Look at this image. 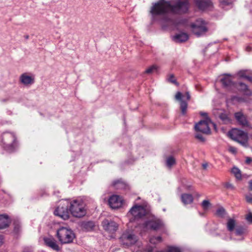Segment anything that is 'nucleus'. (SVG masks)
<instances>
[{
  "mask_svg": "<svg viewBox=\"0 0 252 252\" xmlns=\"http://www.w3.org/2000/svg\"><path fill=\"white\" fill-rule=\"evenodd\" d=\"M189 6L188 0H160L151 8L152 19L159 22L162 27L171 25L174 22V15L187 12Z\"/></svg>",
  "mask_w": 252,
  "mask_h": 252,
  "instance_id": "f257e3e1",
  "label": "nucleus"
},
{
  "mask_svg": "<svg viewBox=\"0 0 252 252\" xmlns=\"http://www.w3.org/2000/svg\"><path fill=\"white\" fill-rule=\"evenodd\" d=\"M69 209L71 214L76 218H81L86 214V205L80 199H74L69 202Z\"/></svg>",
  "mask_w": 252,
  "mask_h": 252,
  "instance_id": "f03ea898",
  "label": "nucleus"
},
{
  "mask_svg": "<svg viewBox=\"0 0 252 252\" xmlns=\"http://www.w3.org/2000/svg\"><path fill=\"white\" fill-rule=\"evenodd\" d=\"M229 136L244 147L248 146V136L246 132L237 128L232 129L228 132Z\"/></svg>",
  "mask_w": 252,
  "mask_h": 252,
  "instance_id": "7ed1b4c3",
  "label": "nucleus"
},
{
  "mask_svg": "<svg viewBox=\"0 0 252 252\" xmlns=\"http://www.w3.org/2000/svg\"><path fill=\"white\" fill-rule=\"evenodd\" d=\"M229 136L244 147L248 146V136L246 132L237 128L232 129L228 132Z\"/></svg>",
  "mask_w": 252,
  "mask_h": 252,
  "instance_id": "20e7f679",
  "label": "nucleus"
},
{
  "mask_svg": "<svg viewBox=\"0 0 252 252\" xmlns=\"http://www.w3.org/2000/svg\"><path fill=\"white\" fill-rule=\"evenodd\" d=\"M57 237L62 244L70 243L74 238L73 232L65 227H61L57 231Z\"/></svg>",
  "mask_w": 252,
  "mask_h": 252,
  "instance_id": "39448f33",
  "label": "nucleus"
},
{
  "mask_svg": "<svg viewBox=\"0 0 252 252\" xmlns=\"http://www.w3.org/2000/svg\"><path fill=\"white\" fill-rule=\"evenodd\" d=\"M121 244L125 247L134 245L138 241L137 236L131 231H126L120 238Z\"/></svg>",
  "mask_w": 252,
  "mask_h": 252,
  "instance_id": "423d86ee",
  "label": "nucleus"
},
{
  "mask_svg": "<svg viewBox=\"0 0 252 252\" xmlns=\"http://www.w3.org/2000/svg\"><path fill=\"white\" fill-rule=\"evenodd\" d=\"M228 78L252 79V71L250 69L241 70L234 74L224 73L219 76V79H227Z\"/></svg>",
  "mask_w": 252,
  "mask_h": 252,
  "instance_id": "0eeeda50",
  "label": "nucleus"
},
{
  "mask_svg": "<svg viewBox=\"0 0 252 252\" xmlns=\"http://www.w3.org/2000/svg\"><path fill=\"white\" fill-rule=\"evenodd\" d=\"M191 27L193 33L198 37L205 34L207 31L205 22L202 19L196 20L195 23L191 24Z\"/></svg>",
  "mask_w": 252,
  "mask_h": 252,
  "instance_id": "6e6552de",
  "label": "nucleus"
},
{
  "mask_svg": "<svg viewBox=\"0 0 252 252\" xmlns=\"http://www.w3.org/2000/svg\"><path fill=\"white\" fill-rule=\"evenodd\" d=\"M212 125L214 128H216V125L212 123L209 118H206L204 121H200L198 123L196 124L194 126L195 130L196 131H199L203 133L209 134L210 133V125Z\"/></svg>",
  "mask_w": 252,
  "mask_h": 252,
  "instance_id": "1a4fd4ad",
  "label": "nucleus"
},
{
  "mask_svg": "<svg viewBox=\"0 0 252 252\" xmlns=\"http://www.w3.org/2000/svg\"><path fill=\"white\" fill-rule=\"evenodd\" d=\"M69 205L65 203H61L54 211V214L66 220L69 218V212L68 210Z\"/></svg>",
  "mask_w": 252,
  "mask_h": 252,
  "instance_id": "9d476101",
  "label": "nucleus"
},
{
  "mask_svg": "<svg viewBox=\"0 0 252 252\" xmlns=\"http://www.w3.org/2000/svg\"><path fill=\"white\" fill-rule=\"evenodd\" d=\"M147 214L146 209L142 206L135 205L129 211L128 215H131L135 219L141 218Z\"/></svg>",
  "mask_w": 252,
  "mask_h": 252,
  "instance_id": "9b49d317",
  "label": "nucleus"
},
{
  "mask_svg": "<svg viewBox=\"0 0 252 252\" xmlns=\"http://www.w3.org/2000/svg\"><path fill=\"white\" fill-rule=\"evenodd\" d=\"M15 136L12 133H5L2 135V140L5 148L7 150H12L15 141Z\"/></svg>",
  "mask_w": 252,
  "mask_h": 252,
  "instance_id": "f8f14e48",
  "label": "nucleus"
},
{
  "mask_svg": "<svg viewBox=\"0 0 252 252\" xmlns=\"http://www.w3.org/2000/svg\"><path fill=\"white\" fill-rule=\"evenodd\" d=\"M124 204L123 198L118 195L111 196L108 200V204L112 209H118L121 207Z\"/></svg>",
  "mask_w": 252,
  "mask_h": 252,
  "instance_id": "ddd939ff",
  "label": "nucleus"
},
{
  "mask_svg": "<svg viewBox=\"0 0 252 252\" xmlns=\"http://www.w3.org/2000/svg\"><path fill=\"white\" fill-rule=\"evenodd\" d=\"M162 225L161 220L158 219L152 218L144 223V227L146 229L157 230Z\"/></svg>",
  "mask_w": 252,
  "mask_h": 252,
  "instance_id": "4468645a",
  "label": "nucleus"
},
{
  "mask_svg": "<svg viewBox=\"0 0 252 252\" xmlns=\"http://www.w3.org/2000/svg\"><path fill=\"white\" fill-rule=\"evenodd\" d=\"M103 228L109 233H114L118 229V225L114 221H109L107 220H104L102 222Z\"/></svg>",
  "mask_w": 252,
  "mask_h": 252,
  "instance_id": "2eb2a0df",
  "label": "nucleus"
},
{
  "mask_svg": "<svg viewBox=\"0 0 252 252\" xmlns=\"http://www.w3.org/2000/svg\"><path fill=\"white\" fill-rule=\"evenodd\" d=\"M183 97L184 96L182 95V93L179 92H177L175 95L176 99L180 102V107L182 113L185 115L187 112V103L183 99Z\"/></svg>",
  "mask_w": 252,
  "mask_h": 252,
  "instance_id": "dca6fc26",
  "label": "nucleus"
},
{
  "mask_svg": "<svg viewBox=\"0 0 252 252\" xmlns=\"http://www.w3.org/2000/svg\"><path fill=\"white\" fill-rule=\"evenodd\" d=\"M196 6L200 10H205L210 7L212 2L210 0H195Z\"/></svg>",
  "mask_w": 252,
  "mask_h": 252,
  "instance_id": "f3484780",
  "label": "nucleus"
},
{
  "mask_svg": "<svg viewBox=\"0 0 252 252\" xmlns=\"http://www.w3.org/2000/svg\"><path fill=\"white\" fill-rule=\"evenodd\" d=\"M235 118L240 125L242 126H248V122L245 116L241 112L235 113Z\"/></svg>",
  "mask_w": 252,
  "mask_h": 252,
  "instance_id": "a211bd4d",
  "label": "nucleus"
},
{
  "mask_svg": "<svg viewBox=\"0 0 252 252\" xmlns=\"http://www.w3.org/2000/svg\"><path fill=\"white\" fill-rule=\"evenodd\" d=\"M45 244L48 247L52 248L55 251H59L60 250L59 246L57 245L56 241L51 237L45 238L44 239Z\"/></svg>",
  "mask_w": 252,
  "mask_h": 252,
  "instance_id": "6ab92c4d",
  "label": "nucleus"
},
{
  "mask_svg": "<svg viewBox=\"0 0 252 252\" xmlns=\"http://www.w3.org/2000/svg\"><path fill=\"white\" fill-rule=\"evenodd\" d=\"M10 223V220L6 215H0V229L7 227Z\"/></svg>",
  "mask_w": 252,
  "mask_h": 252,
  "instance_id": "aec40b11",
  "label": "nucleus"
},
{
  "mask_svg": "<svg viewBox=\"0 0 252 252\" xmlns=\"http://www.w3.org/2000/svg\"><path fill=\"white\" fill-rule=\"evenodd\" d=\"M189 38L188 35L186 33H180L176 34L173 37V39L176 42H183L187 41Z\"/></svg>",
  "mask_w": 252,
  "mask_h": 252,
  "instance_id": "412c9836",
  "label": "nucleus"
},
{
  "mask_svg": "<svg viewBox=\"0 0 252 252\" xmlns=\"http://www.w3.org/2000/svg\"><path fill=\"white\" fill-rule=\"evenodd\" d=\"M181 198L182 202L184 205L191 204L193 201V197L192 195L190 194H182Z\"/></svg>",
  "mask_w": 252,
  "mask_h": 252,
  "instance_id": "4be33fe9",
  "label": "nucleus"
},
{
  "mask_svg": "<svg viewBox=\"0 0 252 252\" xmlns=\"http://www.w3.org/2000/svg\"><path fill=\"white\" fill-rule=\"evenodd\" d=\"M159 69V67L156 64H153L147 68L143 73V74H152L154 73L157 72Z\"/></svg>",
  "mask_w": 252,
  "mask_h": 252,
  "instance_id": "5701e85b",
  "label": "nucleus"
},
{
  "mask_svg": "<svg viewBox=\"0 0 252 252\" xmlns=\"http://www.w3.org/2000/svg\"><path fill=\"white\" fill-rule=\"evenodd\" d=\"M236 225L235 221L233 219H229L227 223V227L230 231L233 230Z\"/></svg>",
  "mask_w": 252,
  "mask_h": 252,
  "instance_id": "b1692460",
  "label": "nucleus"
},
{
  "mask_svg": "<svg viewBox=\"0 0 252 252\" xmlns=\"http://www.w3.org/2000/svg\"><path fill=\"white\" fill-rule=\"evenodd\" d=\"M232 173L234 175L238 180L241 179V173L240 170L237 167H233L232 169Z\"/></svg>",
  "mask_w": 252,
  "mask_h": 252,
  "instance_id": "393cba45",
  "label": "nucleus"
},
{
  "mask_svg": "<svg viewBox=\"0 0 252 252\" xmlns=\"http://www.w3.org/2000/svg\"><path fill=\"white\" fill-rule=\"evenodd\" d=\"M220 118L224 124H228L230 122V119L228 115L225 113H221L220 115Z\"/></svg>",
  "mask_w": 252,
  "mask_h": 252,
  "instance_id": "a878e982",
  "label": "nucleus"
},
{
  "mask_svg": "<svg viewBox=\"0 0 252 252\" xmlns=\"http://www.w3.org/2000/svg\"><path fill=\"white\" fill-rule=\"evenodd\" d=\"M175 159L173 157H169L166 159V165L169 168H171L172 166L174 165L175 164Z\"/></svg>",
  "mask_w": 252,
  "mask_h": 252,
  "instance_id": "bb28decb",
  "label": "nucleus"
},
{
  "mask_svg": "<svg viewBox=\"0 0 252 252\" xmlns=\"http://www.w3.org/2000/svg\"><path fill=\"white\" fill-rule=\"evenodd\" d=\"M219 83L226 88L230 86L232 84L231 80H219Z\"/></svg>",
  "mask_w": 252,
  "mask_h": 252,
  "instance_id": "cd10ccee",
  "label": "nucleus"
},
{
  "mask_svg": "<svg viewBox=\"0 0 252 252\" xmlns=\"http://www.w3.org/2000/svg\"><path fill=\"white\" fill-rule=\"evenodd\" d=\"M162 241V238L160 236L153 237L150 239V242L151 244H155L160 243Z\"/></svg>",
  "mask_w": 252,
  "mask_h": 252,
  "instance_id": "c85d7f7f",
  "label": "nucleus"
},
{
  "mask_svg": "<svg viewBox=\"0 0 252 252\" xmlns=\"http://www.w3.org/2000/svg\"><path fill=\"white\" fill-rule=\"evenodd\" d=\"M35 76L31 73H23L19 79H33Z\"/></svg>",
  "mask_w": 252,
  "mask_h": 252,
  "instance_id": "c756f323",
  "label": "nucleus"
},
{
  "mask_svg": "<svg viewBox=\"0 0 252 252\" xmlns=\"http://www.w3.org/2000/svg\"><path fill=\"white\" fill-rule=\"evenodd\" d=\"M20 84L24 86H29L34 83V80H20Z\"/></svg>",
  "mask_w": 252,
  "mask_h": 252,
  "instance_id": "7c9ffc66",
  "label": "nucleus"
},
{
  "mask_svg": "<svg viewBox=\"0 0 252 252\" xmlns=\"http://www.w3.org/2000/svg\"><path fill=\"white\" fill-rule=\"evenodd\" d=\"M94 226V224L93 222L89 221L84 223L83 224V227L85 229H86L87 231H89L91 230Z\"/></svg>",
  "mask_w": 252,
  "mask_h": 252,
  "instance_id": "2f4dec72",
  "label": "nucleus"
},
{
  "mask_svg": "<svg viewBox=\"0 0 252 252\" xmlns=\"http://www.w3.org/2000/svg\"><path fill=\"white\" fill-rule=\"evenodd\" d=\"M245 229L242 226L238 227L235 230L236 235L238 236L242 235L245 233Z\"/></svg>",
  "mask_w": 252,
  "mask_h": 252,
  "instance_id": "473e14b6",
  "label": "nucleus"
},
{
  "mask_svg": "<svg viewBox=\"0 0 252 252\" xmlns=\"http://www.w3.org/2000/svg\"><path fill=\"white\" fill-rule=\"evenodd\" d=\"M216 214L218 216L223 217L225 214V211L223 208L220 207L217 210Z\"/></svg>",
  "mask_w": 252,
  "mask_h": 252,
  "instance_id": "72a5a7b5",
  "label": "nucleus"
},
{
  "mask_svg": "<svg viewBox=\"0 0 252 252\" xmlns=\"http://www.w3.org/2000/svg\"><path fill=\"white\" fill-rule=\"evenodd\" d=\"M14 231L16 234L21 231V225L19 222H14Z\"/></svg>",
  "mask_w": 252,
  "mask_h": 252,
  "instance_id": "f704fd0d",
  "label": "nucleus"
},
{
  "mask_svg": "<svg viewBox=\"0 0 252 252\" xmlns=\"http://www.w3.org/2000/svg\"><path fill=\"white\" fill-rule=\"evenodd\" d=\"M221 6H224L230 5L232 3V0H220Z\"/></svg>",
  "mask_w": 252,
  "mask_h": 252,
  "instance_id": "c9c22d12",
  "label": "nucleus"
},
{
  "mask_svg": "<svg viewBox=\"0 0 252 252\" xmlns=\"http://www.w3.org/2000/svg\"><path fill=\"white\" fill-rule=\"evenodd\" d=\"M202 207L204 210L207 209L210 205V203L208 200H204L201 204Z\"/></svg>",
  "mask_w": 252,
  "mask_h": 252,
  "instance_id": "e433bc0d",
  "label": "nucleus"
},
{
  "mask_svg": "<svg viewBox=\"0 0 252 252\" xmlns=\"http://www.w3.org/2000/svg\"><path fill=\"white\" fill-rule=\"evenodd\" d=\"M167 252H181L180 249L174 247H168Z\"/></svg>",
  "mask_w": 252,
  "mask_h": 252,
  "instance_id": "4c0bfd02",
  "label": "nucleus"
},
{
  "mask_svg": "<svg viewBox=\"0 0 252 252\" xmlns=\"http://www.w3.org/2000/svg\"><path fill=\"white\" fill-rule=\"evenodd\" d=\"M246 219L250 223H252V213L249 212L246 216Z\"/></svg>",
  "mask_w": 252,
  "mask_h": 252,
  "instance_id": "58836bf2",
  "label": "nucleus"
},
{
  "mask_svg": "<svg viewBox=\"0 0 252 252\" xmlns=\"http://www.w3.org/2000/svg\"><path fill=\"white\" fill-rule=\"evenodd\" d=\"M113 185L114 186H115L116 188L118 189L121 188V186H123V183L120 181H117L114 182Z\"/></svg>",
  "mask_w": 252,
  "mask_h": 252,
  "instance_id": "ea45409f",
  "label": "nucleus"
},
{
  "mask_svg": "<svg viewBox=\"0 0 252 252\" xmlns=\"http://www.w3.org/2000/svg\"><path fill=\"white\" fill-rule=\"evenodd\" d=\"M245 197L247 202L252 204V194L249 193L246 195Z\"/></svg>",
  "mask_w": 252,
  "mask_h": 252,
  "instance_id": "a19ab883",
  "label": "nucleus"
},
{
  "mask_svg": "<svg viewBox=\"0 0 252 252\" xmlns=\"http://www.w3.org/2000/svg\"><path fill=\"white\" fill-rule=\"evenodd\" d=\"M239 86L240 87L239 89L241 90L245 91L247 89V86L245 84L240 83L239 84Z\"/></svg>",
  "mask_w": 252,
  "mask_h": 252,
  "instance_id": "79ce46f5",
  "label": "nucleus"
},
{
  "mask_svg": "<svg viewBox=\"0 0 252 252\" xmlns=\"http://www.w3.org/2000/svg\"><path fill=\"white\" fill-rule=\"evenodd\" d=\"M195 137L201 141H204V139L201 134L197 133L195 135Z\"/></svg>",
  "mask_w": 252,
  "mask_h": 252,
  "instance_id": "37998d69",
  "label": "nucleus"
},
{
  "mask_svg": "<svg viewBox=\"0 0 252 252\" xmlns=\"http://www.w3.org/2000/svg\"><path fill=\"white\" fill-rule=\"evenodd\" d=\"M228 150H229V151L230 152H231V153H232V154H235L237 153V150L234 147L230 146L229 147Z\"/></svg>",
  "mask_w": 252,
  "mask_h": 252,
  "instance_id": "c03bdc74",
  "label": "nucleus"
},
{
  "mask_svg": "<svg viewBox=\"0 0 252 252\" xmlns=\"http://www.w3.org/2000/svg\"><path fill=\"white\" fill-rule=\"evenodd\" d=\"M252 161V158L249 157L246 158V162L248 164H250Z\"/></svg>",
  "mask_w": 252,
  "mask_h": 252,
  "instance_id": "a18cd8bd",
  "label": "nucleus"
},
{
  "mask_svg": "<svg viewBox=\"0 0 252 252\" xmlns=\"http://www.w3.org/2000/svg\"><path fill=\"white\" fill-rule=\"evenodd\" d=\"M185 96L187 98V100H189L190 98V96L189 92H187L185 94Z\"/></svg>",
  "mask_w": 252,
  "mask_h": 252,
  "instance_id": "49530a36",
  "label": "nucleus"
},
{
  "mask_svg": "<svg viewBox=\"0 0 252 252\" xmlns=\"http://www.w3.org/2000/svg\"><path fill=\"white\" fill-rule=\"evenodd\" d=\"M171 83L174 84L176 85H178V83L176 81V80H168Z\"/></svg>",
  "mask_w": 252,
  "mask_h": 252,
  "instance_id": "de8ad7c7",
  "label": "nucleus"
},
{
  "mask_svg": "<svg viewBox=\"0 0 252 252\" xmlns=\"http://www.w3.org/2000/svg\"><path fill=\"white\" fill-rule=\"evenodd\" d=\"M249 188H250V190H252V180H251L249 182Z\"/></svg>",
  "mask_w": 252,
  "mask_h": 252,
  "instance_id": "09e8293b",
  "label": "nucleus"
},
{
  "mask_svg": "<svg viewBox=\"0 0 252 252\" xmlns=\"http://www.w3.org/2000/svg\"><path fill=\"white\" fill-rule=\"evenodd\" d=\"M174 74H171L169 75V78L168 79H173L174 78Z\"/></svg>",
  "mask_w": 252,
  "mask_h": 252,
  "instance_id": "8fccbe9b",
  "label": "nucleus"
},
{
  "mask_svg": "<svg viewBox=\"0 0 252 252\" xmlns=\"http://www.w3.org/2000/svg\"><path fill=\"white\" fill-rule=\"evenodd\" d=\"M246 50L247 51H250L251 50V48L249 46L247 47Z\"/></svg>",
  "mask_w": 252,
  "mask_h": 252,
  "instance_id": "3c124183",
  "label": "nucleus"
},
{
  "mask_svg": "<svg viewBox=\"0 0 252 252\" xmlns=\"http://www.w3.org/2000/svg\"><path fill=\"white\" fill-rule=\"evenodd\" d=\"M202 166L204 169H206L208 165L207 164H203Z\"/></svg>",
  "mask_w": 252,
  "mask_h": 252,
  "instance_id": "603ef678",
  "label": "nucleus"
},
{
  "mask_svg": "<svg viewBox=\"0 0 252 252\" xmlns=\"http://www.w3.org/2000/svg\"><path fill=\"white\" fill-rule=\"evenodd\" d=\"M2 236H0V246L2 244Z\"/></svg>",
  "mask_w": 252,
  "mask_h": 252,
  "instance_id": "864d4df0",
  "label": "nucleus"
},
{
  "mask_svg": "<svg viewBox=\"0 0 252 252\" xmlns=\"http://www.w3.org/2000/svg\"><path fill=\"white\" fill-rule=\"evenodd\" d=\"M201 115H202L203 116H206L207 114L206 113H201Z\"/></svg>",
  "mask_w": 252,
  "mask_h": 252,
  "instance_id": "5fc2aeb1",
  "label": "nucleus"
},
{
  "mask_svg": "<svg viewBox=\"0 0 252 252\" xmlns=\"http://www.w3.org/2000/svg\"><path fill=\"white\" fill-rule=\"evenodd\" d=\"M25 39H28L29 38V36L28 35H26L25 36Z\"/></svg>",
  "mask_w": 252,
  "mask_h": 252,
  "instance_id": "6e6d98bb",
  "label": "nucleus"
},
{
  "mask_svg": "<svg viewBox=\"0 0 252 252\" xmlns=\"http://www.w3.org/2000/svg\"><path fill=\"white\" fill-rule=\"evenodd\" d=\"M226 187H227V188H230L231 187V185L230 184H228V185H227Z\"/></svg>",
  "mask_w": 252,
  "mask_h": 252,
  "instance_id": "4d7b16f0",
  "label": "nucleus"
},
{
  "mask_svg": "<svg viewBox=\"0 0 252 252\" xmlns=\"http://www.w3.org/2000/svg\"><path fill=\"white\" fill-rule=\"evenodd\" d=\"M165 252L164 251H158V252Z\"/></svg>",
  "mask_w": 252,
  "mask_h": 252,
  "instance_id": "13d9d810",
  "label": "nucleus"
}]
</instances>
